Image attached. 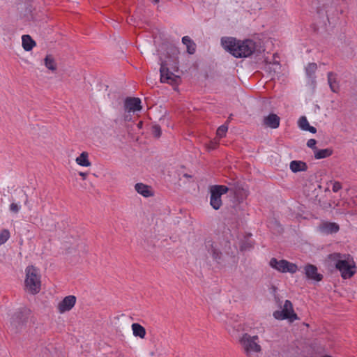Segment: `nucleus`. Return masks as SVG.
<instances>
[{
    "instance_id": "5701e85b",
    "label": "nucleus",
    "mask_w": 357,
    "mask_h": 357,
    "mask_svg": "<svg viewBox=\"0 0 357 357\" xmlns=\"http://www.w3.org/2000/svg\"><path fill=\"white\" fill-rule=\"evenodd\" d=\"M75 161L77 165L82 167H89L91 165L89 160V153L86 151L82 152L76 159Z\"/></svg>"
},
{
    "instance_id": "393cba45",
    "label": "nucleus",
    "mask_w": 357,
    "mask_h": 357,
    "mask_svg": "<svg viewBox=\"0 0 357 357\" xmlns=\"http://www.w3.org/2000/svg\"><path fill=\"white\" fill-rule=\"evenodd\" d=\"M317 69V65L315 63H309L305 67V73L307 76L310 79H314L315 72Z\"/></svg>"
},
{
    "instance_id": "a878e982",
    "label": "nucleus",
    "mask_w": 357,
    "mask_h": 357,
    "mask_svg": "<svg viewBox=\"0 0 357 357\" xmlns=\"http://www.w3.org/2000/svg\"><path fill=\"white\" fill-rule=\"evenodd\" d=\"M45 66L49 70H51L52 71L55 70L56 69V65L54 61V59L53 56L50 54H48L45 58Z\"/></svg>"
},
{
    "instance_id": "9d476101",
    "label": "nucleus",
    "mask_w": 357,
    "mask_h": 357,
    "mask_svg": "<svg viewBox=\"0 0 357 357\" xmlns=\"http://www.w3.org/2000/svg\"><path fill=\"white\" fill-rule=\"evenodd\" d=\"M160 82L162 83H167L171 85H175L177 84L179 77L175 75L172 72L166 68L164 65H162L160 68Z\"/></svg>"
},
{
    "instance_id": "e433bc0d",
    "label": "nucleus",
    "mask_w": 357,
    "mask_h": 357,
    "mask_svg": "<svg viewBox=\"0 0 357 357\" xmlns=\"http://www.w3.org/2000/svg\"><path fill=\"white\" fill-rule=\"evenodd\" d=\"M79 175L80 176H82V179H83V180H85V179L86 178V176H87L88 174H87V173H86V172H79Z\"/></svg>"
},
{
    "instance_id": "4be33fe9",
    "label": "nucleus",
    "mask_w": 357,
    "mask_h": 357,
    "mask_svg": "<svg viewBox=\"0 0 357 357\" xmlns=\"http://www.w3.org/2000/svg\"><path fill=\"white\" fill-rule=\"evenodd\" d=\"M133 335L135 337H139L142 339L146 336V329L144 326L138 323H133L131 326Z\"/></svg>"
},
{
    "instance_id": "c9c22d12",
    "label": "nucleus",
    "mask_w": 357,
    "mask_h": 357,
    "mask_svg": "<svg viewBox=\"0 0 357 357\" xmlns=\"http://www.w3.org/2000/svg\"><path fill=\"white\" fill-rule=\"evenodd\" d=\"M250 248H252L251 244L246 245L245 243H243V245H241V250H246L247 249Z\"/></svg>"
},
{
    "instance_id": "4c0bfd02",
    "label": "nucleus",
    "mask_w": 357,
    "mask_h": 357,
    "mask_svg": "<svg viewBox=\"0 0 357 357\" xmlns=\"http://www.w3.org/2000/svg\"><path fill=\"white\" fill-rule=\"evenodd\" d=\"M118 357H124L122 353H119Z\"/></svg>"
},
{
    "instance_id": "cd10ccee",
    "label": "nucleus",
    "mask_w": 357,
    "mask_h": 357,
    "mask_svg": "<svg viewBox=\"0 0 357 357\" xmlns=\"http://www.w3.org/2000/svg\"><path fill=\"white\" fill-rule=\"evenodd\" d=\"M228 130V126L227 125L220 126L216 131V135L218 137L222 138L225 136Z\"/></svg>"
},
{
    "instance_id": "f704fd0d",
    "label": "nucleus",
    "mask_w": 357,
    "mask_h": 357,
    "mask_svg": "<svg viewBox=\"0 0 357 357\" xmlns=\"http://www.w3.org/2000/svg\"><path fill=\"white\" fill-rule=\"evenodd\" d=\"M305 131H309V132H310L311 133L314 134V133H316V132H317V129H316V128H314V127L311 126H310V125H309V126H308V127H307V128H305Z\"/></svg>"
},
{
    "instance_id": "dca6fc26",
    "label": "nucleus",
    "mask_w": 357,
    "mask_h": 357,
    "mask_svg": "<svg viewBox=\"0 0 357 357\" xmlns=\"http://www.w3.org/2000/svg\"><path fill=\"white\" fill-rule=\"evenodd\" d=\"M319 229L322 233L329 234L337 232L340 227L339 225L335 222H324L319 225Z\"/></svg>"
},
{
    "instance_id": "1a4fd4ad",
    "label": "nucleus",
    "mask_w": 357,
    "mask_h": 357,
    "mask_svg": "<svg viewBox=\"0 0 357 357\" xmlns=\"http://www.w3.org/2000/svg\"><path fill=\"white\" fill-rule=\"evenodd\" d=\"M228 192L234 195V202L237 204L243 203L248 196V191L244 189L240 184L235 183L228 187Z\"/></svg>"
},
{
    "instance_id": "bb28decb",
    "label": "nucleus",
    "mask_w": 357,
    "mask_h": 357,
    "mask_svg": "<svg viewBox=\"0 0 357 357\" xmlns=\"http://www.w3.org/2000/svg\"><path fill=\"white\" fill-rule=\"evenodd\" d=\"M10 238V232L8 229L0 230V245L4 244Z\"/></svg>"
},
{
    "instance_id": "7ed1b4c3",
    "label": "nucleus",
    "mask_w": 357,
    "mask_h": 357,
    "mask_svg": "<svg viewBox=\"0 0 357 357\" xmlns=\"http://www.w3.org/2000/svg\"><path fill=\"white\" fill-rule=\"evenodd\" d=\"M24 280L25 290L32 295H36L40 291V275L33 266H28L25 269Z\"/></svg>"
},
{
    "instance_id": "2eb2a0df",
    "label": "nucleus",
    "mask_w": 357,
    "mask_h": 357,
    "mask_svg": "<svg viewBox=\"0 0 357 357\" xmlns=\"http://www.w3.org/2000/svg\"><path fill=\"white\" fill-rule=\"evenodd\" d=\"M280 119L275 114H270L266 116H264L263 119V123L266 127L272 129H276L280 126Z\"/></svg>"
},
{
    "instance_id": "423d86ee",
    "label": "nucleus",
    "mask_w": 357,
    "mask_h": 357,
    "mask_svg": "<svg viewBox=\"0 0 357 357\" xmlns=\"http://www.w3.org/2000/svg\"><path fill=\"white\" fill-rule=\"evenodd\" d=\"M269 266L272 268L283 273H295L298 271V266L296 264L289 262L285 259L278 260L275 257L271 259Z\"/></svg>"
},
{
    "instance_id": "ddd939ff",
    "label": "nucleus",
    "mask_w": 357,
    "mask_h": 357,
    "mask_svg": "<svg viewBox=\"0 0 357 357\" xmlns=\"http://www.w3.org/2000/svg\"><path fill=\"white\" fill-rule=\"evenodd\" d=\"M305 274L307 279L320 282L323 279V275L317 272V268L316 266L312 264H307L304 266Z\"/></svg>"
},
{
    "instance_id": "b1692460",
    "label": "nucleus",
    "mask_w": 357,
    "mask_h": 357,
    "mask_svg": "<svg viewBox=\"0 0 357 357\" xmlns=\"http://www.w3.org/2000/svg\"><path fill=\"white\" fill-rule=\"evenodd\" d=\"M333 154V150L331 149H316L314 151V158L316 159H323L331 156Z\"/></svg>"
},
{
    "instance_id": "2f4dec72",
    "label": "nucleus",
    "mask_w": 357,
    "mask_h": 357,
    "mask_svg": "<svg viewBox=\"0 0 357 357\" xmlns=\"http://www.w3.org/2000/svg\"><path fill=\"white\" fill-rule=\"evenodd\" d=\"M20 206H19L18 204H17L15 203H12L10 205V210L12 212L17 213L20 211Z\"/></svg>"
},
{
    "instance_id": "f8f14e48",
    "label": "nucleus",
    "mask_w": 357,
    "mask_h": 357,
    "mask_svg": "<svg viewBox=\"0 0 357 357\" xmlns=\"http://www.w3.org/2000/svg\"><path fill=\"white\" fill-rule=\"evenodd\" d=\"M76 297L73 295L66 296L57 306L58 311L62 314L70 311L75 305Z\"/></svg>"
},
{
    "instance_id": "ea45409f",
    "label": "nucleus",
    "mask_w": 357,
    "mask_h": 357,
    "mask_svg": "<svg viewBox=\"0 0 357 357\" xmlns=\"http://www.w3.org/2000/svg\"><path fill=\"white\" fill-rule=\"evenodd\" d=\"M159 0H155V2H158Z\"/></svg>"
},
{
    "instance_id": "6ab92c4d",
    "label": "nucleus",
    "mask_w": 357,
    "mask_h": 357,
    "mask_svg": "<svg viewBox=\"0 0 357 357\" xmlns=\"http://www.w3.org/2000/svg\"><path fill=\"white\" fill-rule=\"evenodd\" d=\"M290 169L296 173L298 172L306 171L307 169V164L300 160H293L290 162Z\"/></svg>"
},
{
    "instance_id": "9b49d317",
    "label": "nucleus",
    "mask_w": 357,
    "mask_h": 357,
    "mask_svg": "<svg viewBox=\"0 0 357 357\" xmlns=\"http://www.w3.org/2000/svg\"><path fill=\"white\" fill-rule=\"evenodd\" d=\"M142 102L139 98L128 97L124 101V107L126 112H136L142 110Z\"/></svg>"
},
{
    "instance_id": "412c9836",
    "label": "nucleus",
    "mask_w": 357,
    "mask_h": 357,
    "mask_svg": "<svg viewBox=\"0 0 357 357\" xmlns=\"http://www.w3.org/2000/svg\"><path fill=\"white\" fill-rule=\"evenodd\" d=\"M182 43L186 46L188 54H193L196 52V44L190 37L188 36H183L182 38Z\"/></svg>"
},
{
    "instance_id": "72a5a7b5",
    "label": "nucleus",
    "mask_w": 357,
    "mask_h": 357,
    "mask_svg": "<svg viewBox=\"0 0 357 357\" xmlns=\"http://www.w3.org/2000/svg\"><path fill=\"white\" fill-rule=\"evenodd\" d=\"M218 143L215 141H211L208 144V149H215L218 146Z\"/></svg>"
},
{
    "instance_id": "39448f33",
    "label": "nucleus",
    "mask_w": 357,
    "mask_h": 357,
    "mask_svg": "<svg viewBox=\"0 0 357 357\" xmlns=\"http://www.w3.org/2000/svg\"><path fill=\"white\" fill-rule=\"evenodd\" d=\"M229 190V188L223 185H215L211 187L210 204L215 210H218L222 205L221 197Z\"/></svg>"
},
{
    "instance_id": "473e14b6",
    "label": "nucleus",
    "mask_w": 357,
    "mask_h": 357,
    "mask_svg": "<svg viewBox=\"0 0 357 357\" xmlns=\"http://www.w3.org/2000/svg\"><path fill=\"white\" fill-rule=\"evenodd\" d=\"M153 134L156 137H159L161 135V129L160 126H155L153 128Z\"/></svg>"
},
{
    "instance_id": "4468645a",
    "label": "nucleus",
    "mask_w": 357,
    "mask_h": 357,
    "mask_svg": "<svg viewBox=\"0 0 357 357\" xmlns=\"http://www.w3.org/2000/svg\"><path fill=\"white\" fill-rule=\"evenodd\" d=\"M206 248L213 259L217 262H219L222 257V252L220 250L218 245L213 241H207L206 242Z\"/></svg>"
},
{
    "instance_id": "c756f323",
    "label": "nucleus",
    "mask_w": 357,
    "mask_h": 357,
    "mask_svg": "<svg viewBox=\"0 0 357 357\" xmlns=\"http://www.w3.org/2000/svg\"><path fill=\"white\" fill-rule=\"evenodd\" d=\"M341 188H342V184H341V183H340V182H339V181H335V182L333 183L332 190H333L334 192H338Z\"/></svg>"
},
{
    "instance_id": "7c9ffc66",
    "label": "nucleus",
    "mask_w": 357,
    "mask_h": 357,
    "mask_svg": "<svg viewBox=\"0 0 357 357\" xmlns=\"http://www.w3.org/2000/svg\"><path fill=\"white\" fill-rule=\"evenodd\" d=\"M316 144H317V141L314 139H310L307 142V146L309 148L314 149V151H316V149H317L316 147Z\"/></svg>"
},
{
    "instance_id": "58836bf2",
    "label": "nucleus",
    "mask_w": 357,
    "mask_h": 357,
    "mask_svg": "<svg viewBox=\"0 0 357 357\" xmlns=\"http://www.w3.org/2000/svg\"><path fill=\"white\" fill-rule=\"evenodd\" d=\"M321 357H333V356H328V355H324V356H321Z\"/></svg>"
},
{
    "instance_id": "c85d7f7f",
    "label": "nucleus",
    "mask_w": 357,
    "mask_h": 357,
    "mask_svg": "<svg viewBox=\"0 0 357 357\" xmlns=\"http://www.w3.org/2000/svg\"><path fill=\"white\" fill-rule=\"evenodd\" d=\"M309 122L305 116H301L298 121V126L303 130H305V128L308 127Z\"/></svg>"
},
{
    "instance_id": "0eeeda50",
    "label": "nucleus",
    "mask_w": 357,
    "mask_h": 357,
    "mask_svg": "<svg viewBox=\"0 0 357 357\" xmlns=\"http://www.w3.org/2000/svg\"><path fill=\"white\" fill-rule=\"evenodd\" d=\"M273 317L278 320L289 319L294 321L298 319L297 314L294 312L293 305L289 300L284 301L282 310H276L273 312Z\"/></svg>"
},
{
    "instance_id": "f03ea898",
    "label": "nucleus",
    "mask_w": 357,
    "mask_h": 357,
    "mask_svg": "<svg viewBox=\"0 0 357 357\" xmlns=\"http://www.w3.org/2000/svg\"><path fill=\"white\" fill-rule=\"evenodd\" d=\"M335 268L340 273L343 279H350L356 273V265L354 257L349 254L333 252L328 256Z\"/></svg>"
},
{
    "instance_id": "f257e3e1",
    "label": "nucleus",
    "mask_w": 357,
    "mask_h": 357,
    "mask_svg": "<svg viewBox=\"0 0 357 357\" xmlns=\"http://www.w3.org/2000/svg\"><path fill=\"white\" fill-rule=\"evenodd\" d=\"M223 48L236 58H247L256 50L257 44L251 39L238 40L234 37H222Z\"/></svg>"
},
{
    "instance_id": "20e7f679",
    "label": "nucleus",
    "mask_w": 357,
    "mask_h": 357,
    "mask_svg": "<svg viewBox=\"0 0 357 357\" xmlns=\"http://www.w3.org/2000/svg\"><path fill=\"white\" fill-rule=\"evenodd\" d=\"M239 342L247 357H256L261 351L257 335L251 336L248 333H244Z\"/></svg>"
},
{
    "instance_id": "f3484780",
    "label": "nucleus",
    "mask_w": 357,
    "mask_h": 357,
    "mask_svg": "<svg viewBox=\"0 0 357 357\" xmlns=\"http://www.w3.org/2000/svg\"><path fill=\"white\" fill-rule=\"evenodd\" d=\"M135 189L137 193L144 197H150L153 195L151 187L142 183H137L135 185Z\"/></svg>"
},
{
    "instance_id": "a211bd4d",
    "label": "nucleus",
    "mask_w": 357,
    "mask_h": 357,
    "mask_svg": "<svg viewBox=\"0 0 357 357\" xmlns=\"http://www.w3.org/2000/svg\"><path fill=\"white\" fill-rule=\"evenodd\" d=\"M328 83L331 90L334 93H337L340 89L339 82L337 79V74L329 72L328 73Z\"/></svg>"
},
{
    "instance_id": "aec40b11",
    "label": "nucleus",
    "mask_w": 357,
    "mask_h": 357,
    "mask_svg": "<svg viewBox=\"0 0 357 357\" xmlns=\"http://www.w3.org/2000/svg\"><path fill=\"white\" fill-rule=\"evenodd\" d=\"M22 47L25 51H31L34 46H36V42L32 39L29 35H23L22 37Z\"/></svg>"
},
{
    "instance_id": "6e6552de",
    "label": "nucleus",
    "mask_w": 357,
    "mask_h": 357,
    "mask_svg": "<svg viewBox=\"0 0 357 357\" xmlns=\"http://www.w3.org/2000/svg\"><path fill=\"white\" fill-rule=\"evenodd\" d=\"M31 311L26 308L20 309L15 312L10 319V324L17 329L22 328L28 321Z\"/></svg>"
}]
</instances>
